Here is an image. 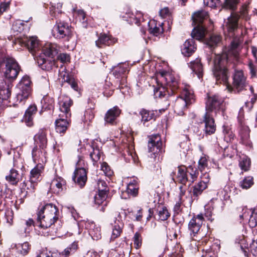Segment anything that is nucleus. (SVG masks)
Wrapping results in <instances>:
<instances>
[{
    "mask_svg": "<svg viewBox=\"0 0 257 257\" xmlns=\"http://www.w3.org/2000/svg\"><path fill=\"white\" fill-rule=\"evenodd\" d=\"M241 36L235 37L232 41L227 52L221 54H214L213 73L216 79V83H222L230 91L231 87L228 84L229 77L228 69L231 66L234 67L235 63L232 64L231 60L237 61L238 59L240 44L242 42Z\"/></svg>",
    "mask_w": 257,
    "mask_h": 257,
    "instance_id": "f257e3e1",
    "label": "nucleus"
},
{
    "mask_svg": "<svg viewBox=\"0 0 257 257\" xmlns=\"http://www.w3.org/2000/svg\"><path fill=\"white\" fill-rule=\"evenodd\" d=\"M17 44L27 47L42 69L49 70L52 68L54 63L47 60L45 56L53 58L57 54V49L54 45L48 44L42 47L37 38L35 37H17L15 40V44Z\"/></svg>",
    "mask_w": 257,
    "mask_h": 257,
    "instance_id": "f03ea898",
    "label": "nucleus"
},
{
    "mask_svg": "<svg viewBox=\"0 0 257 257\" xmlns=\"http://www.w3.org/2000/svg\"><path fill=\"white\" fill-rule=\"evenodd\" d=\"M58 210L56 206L52 203L47 204L43 206L37 213V223L44 230L42 231L44 235H53L56 231L51 230V226L58 218Z\"/></svg>",
    "mask_w": 257,
    "mask_h": 257,
    "instance_id": "7ed1b4c3",
    "label": "nucleus"
},
{
    "mask_svg": "<svg viewBox=\"0 0 257 257\" xmlns=\"http://www.w3.org/2000/svg\"><path fill=\"white\" fill-rule=\"evenodd\" d=\"M198 175V173L196 169L190 166L188 168L184 166H180L178 167V173L176 177L177 182L181 185L179 186L180 190V198L184 196L187 190L186 184L187 182L191 183L196 180Z\"/></svg>",
    "mask_w": 257,
    "mask_h": 257,
    "instance_id": "20e7f679",
    "label": "nucleus"
},
{
    "mask_svg": "<svg viewBox=\"0 0 257 257\" xmlns=\"http://www.w3.org/2000/svg\"><path fill=\"white\" fill-rule=\"evenodd\" d=\"M193 24L194 28L191 33L192 37L198 40H202L206 34V29L202 23L208 18V13L204 11H199L192 15Z\"/></svg>",
    "mask_w": 257,
    "mask_h": 257,
    "instance_id": "39448f33",
    "label": "nucleus"
},
{
    "mask_svg": "<svg viewBox=\"0 0 257 257\" xmlns=\"http://www.w3.org/2000/svg\"><path fill=\"white\" fill-rule=\"evenodd\" d=\"M205 104V113L213 114L214 117L221 115L225 119L224 101L221 97L218 95L208 96Z\"/></svg>",
    "mask_w": 257,
    "mask_h": 257,
    "instance_id": "423d86ee",
    "label": "nucleus"
},
{
    "mask_svg": "<svg viewBox=\"0 0 257 257\" xmlns=\"http://www.w3.org/2000/svg\"><path fill=\"white\" fill-rule=\"evenodd\" d=\"M1 67L5 66L4 75L10 80H15L20 71V66L13 57H6L0 63Z\"/></svg>",
    "mask_w": 257,
    "mask_h": 257,
    "instance_id": "0eeeda50",
    "label": "nucleus"
},
{
    "mask_svg": "<svg viewBox=\"0 0 257 257\" xmlns=\"http://www.w3.org/2000/svg\"><path fill=\"white\" fill-rule=\"evenodd\" d=\"M194 100L193 93L186 89H184L182 96L176 100L174 105L175 112L178 115H183L187 105L192 103Z\"/></svg>",
    "mask_w": 257,
    "mask_h": 257,
    "instance_id": "6e6552de",
    "label": "nucleus"
},
{
    "mask_svg": "<svg viewBox=\"0 0 257 257\" xmlns=\"http://www.w3.org/2000/svg\"><path fill=\"white\" fill-rule=\"evenodd\" d=\"M58 104L60 112L58 116L70 118L71 116L70 107L73 104L72 100L68 96L62 95L59 98Z\"/></svg>",
    "mask_w": 257,
    "mask_h": 257,
    "instance_id": "1a4fd4ad",
    "label": "nucleus"
},
{
    "mask_svg": "<svg viewBox=\"0 0 257 257\" xmlns=\"http://www.w3.org/2000/svg\"><path fill=\"white\" fill-rule=\"evenodd\" d=\"M52 34L54 37L58 39L66 38L68 40L71 34V28L67 23L60 22L54 27Z\"/></svg>",
    "mask_w": 257,
    "mask_h": 257,
    "instance_id": "9d476101",
    "label": "nucleus"
},
{
    "mask_svg": "<svg viewBox=\"0 0 257 257\" xmlns=\"http://www.w3.org/2000/svg\"><path fill=\"white\" fill-rule=\"evenodd\" d=\"M122 19L129 24H135L137 26L142 25L144 22V19L143 15L141 12L136 11L134 13L131 11H127L125 13L121 15Z\"/></svg>",
    "mask_w": 257,
    "mask_h": 257,
    "instance_id": "9b49d317",
    "label": "nucleus"
},
{
    "mask_svg": "<svg viewBox=\"0 0 257 257\" xmlns=\"http://www.w3.org/2000/svg\"><path fill=\"white\" fill-rule=\"evenodd\" d=\"M81 225H84L86 229L88 230L89 235L93 240H98L101 238L100 227L95 224L93 221L87 220L86 221L80 222Z\"/></svg>",
    "mask_w": 257,
    "mask_h": 257,
    "instance_id": "f8f14e48",
    "label": "nucleus"
},
{
    "mask_svg": "<svg viewBox=\"0 0 257 257\" xmlns=\"http://www.w3.org/2000/svg\"><path fill=\"white\" fill-rule=\"evenodd\" d=\"M11 84L7 83L4 79H0V106L8 105V100L11 94Z\"/></svg>",
    "mask_w": 257,
    "mask_h": 257,
    "instance_id": "ddd939ff",
    "label": "nucleus"
},
{
    "mask_svg": "<svg viewBox=\"0 0 257 257\" xmlns=\"http://www.w3.org/2000/svg\"><path fill=\"white\" fill-rule=\"evenodd\" d=\"M233 85L238 92L246 86V77L241 70L235 69L233 76Z\"/></svg>",
    "mask_w": 257,
    "mask_h": 257,
    "instance_id": "4468645a",
    "label": "nucleus"
},
{
    "mask_svg": "<svg viewBox=\"0 0 257 257\" xmlns=\"http://www.w3.org/2000/svg\"><path fill=\"white\" fill-rule=\"evenodd\" d=\"M162 82L165 81L167 87H169L172 91H174L178 88V82L173 77L172 75L166 71L160 72L157 77Z\"/></svg>",
    "mask_w": 257,
    "mask_h": 257,
    "instance_id": "2eb2a0df",
    "label": "nucleus"
},
{
    "mask_svg": "<svg viewBox=\"0 0 257 257\" xmlns=\"http://www.w3.org/2000/svg\"><path fill=\"white\" fill-rule=\"evenodd\" d=\"M154 95L155 98H164L165 99V108L160 109V111L163 110V111L167 108L170 105L169 100L168 99L169 97V93L168 88L163 86L162 84L158 83L157 86L154 88Z\"/></svg>",
    "mask_w": 257,
    "mask_h": 257,
    "instance_id": "dca6fc26",
    "label": "nucleus"
},
{
    "mask_svg": "<svg viewBox=\"0 0 257 257\" xmlns=\"http://www.w3.org/2000/svg\"><path fill=\"white\" fill-rule=\"evenodd\" d=\"M148 149L150 152L154 155L162 150V142L159 135H152L150 138L148 143Z\"/></svg>",
    "mask_w": 257,
    "mask_h": 257,
    "instance_id": "f3484780",
    "label": "nucleus"
},
{
    "mask_svg": "<svg viewBox=\"0 0 257 257\" xmlns=\"http://www.w3.org/2000/svg\"><path fill=\"white\" fill-rule=\"evenodd\" d=\"M213 114L205 113L203 116V122L204 123V131L206 135H210L214 134L216 131Z\"/></svg>",
    "mask_w": 257,
    "mask_h": 257,
    "instance_id": "a211bd4d",
    "label": "nucleus"
},
{
    "mask_svg": "<svg viewBox=\"0 0 257 257\" xmlns=\"http://www.w3.org/2000/svg\"><path fill=\"white\" fill-rule=\"evenodd\" d=\"M46 149H42L38 146H35L32 151V156L35 163L43 165L46 162Z\"/></svg>",
    "mask_w": 257,
    "mask_h": 257,
    "instance_id": "6ab92c4d",
    "label": "nucleus"
},
{
    "mask_svg": "<svg viewBox=\"0 0 257 257\" xmlns=\"http://www.w3.org/2000/svg\"><path fill=\"white\" fill-rule=\"evenodd\" d=\"M72 179L80 187H83L85 185L87 179L85 169L83 168L76 169L74 172Z\"/></svg>",
    "mask_w": 257,
    "mask_h": 257,
    "instance_id": "aec40b11",
    "label": "nucleus"
},
{
    "mask_svg": "<svg viewBox=\"0 0 257 257\" xmlns=\"http://www.w3.org/2000/svg\"><path fill=\"white\" fill-rule=\"evenodd\" d=\"M65 185L66 181L63 178L56 176L52 180L50 188L54 193L59 194L63 191Z\"/></svg>",
    "mask_w": 257,
    "mask_h": 257,
    "instance_id": "412c9836",
    "label": "nucleus"
},
{
    "mask_svg": "<svg viewBox=\"0 0 257 257\" xmlns=\"http://www.w3.org/2000/svg\"><path fill=\"white\" fill-rule=\"evenodd\" d=\"M121 112L120 109L117 106H114L107 110L104 116L105 123L113 124L119 116Z\"/></svg>",
    "mask_w": 257,
    "mask_h": 257,
    "instance_id": "4be33fe9",
    "label": "nucleus"
},
{
    "mask_svg": "<svg viewBox=\"0 0 257 257\" xmlns=\"http://www.w3.org/2000/svg\"><path fill=\"white\" fill-rule=\"evenodd\" d=\"M46 132L44 130H40L34 136L35 145L42 149H46L47 139Z\"/></svg>",
    "mask_w": 257,
    "mask_h": 257,
    "instance_id": "5701e85b",
    "label": "nucleus"
},
{
    "mask_svg": "<svg viewBox=\"0 0 257 257\" xmlns=\"http://www.w3.org/2000/svg\"><path fill=\"white\" fill-rule=\"evenodd\" d=\"M196 47L193 39L187 40L183 44L182 48V54L186 57L191 56L196 50Z\"/></svg>",
    "mask_w": 257,
    "mask_h": 257,
    "instance_id": "b1692460",
    "label": "nucleus"
},
{
    "mask_svg": "<svg viewBox=\"0 0 257 257\" xmlns=\"http://www.w3.org/2000/svg\"><path fill=\"white\" fill-rule=\"evenodd\" d=\"M70 122V118L59 117L55 122L56 132L60 134L65 133L69 125Z\"/></svg>",
    "mask_w": 257,
    "mask_h": 257,
    "instance_id": "393cba45",
    "label": "nucleus"
},
{
    "mask_svg": "<svg viewBox=\"0 0 257 257\" xmlns=\"http://www.w3.org/2000/svg\"><path fill=\"white\" fill-rule=\"evenodd\" d=\"M37 111V107L35 104L30 105L26 110L23 120L28 126L33 125L34 115Z\"/></svg>",
    "mask_w": 257,
    "mask_h": 257,
    "instance_id": "a878e982",
    "label": "nucleus"
},
{
    "mask_svg": "<svg viewBox=\"0 0 257 257\" xmlns=\"http://www.w3.org/2000/svg\"><path fill=\"white\" fill-rule=\"evenodd\" d=\"M146 23L149 27V32L155 36H159L164 31V29L162 27V25H164L163 23H159L157 24L156 21L152 20L149 21Z\"/></svg>",
    "mask_w": 257,
    "mask_h": 257,
    "instance_id": "bb28decb",
    "label": "nucleus"
},
{
    "mask_svg": "<svg viewBox=\"0 0 257 257\" xmlns=\"http://www.w3.org/2000/svg\"><path fill=\"white\" fill-rule=\"evenodd\" d=\"M43 169V165L38 164L30 172V182L31 187L34 188L35 184L39 180Z\"/></svg>",
    "mask_w": 257,
    "mask_h": 257,
    "instance_id": "cd10ccee",
    "label": "nucleus"
},
{
    "mask_svg": "<svg viewBox=\"0 0 257 257\" xmlns=\"http://www.w3.org/2000/svg\"><path fill=\"white\" fill-rule=\"evenodd\" d=\"M239 16L237 14H231L230 17L227 19L226 27L228 32L229 33L230 36H233L231 33L237 28V22Z\"/></svg>",
    "mask_w": 257,
    "mask_h": 257,
    "instance_id": "c85d7f7f",
    "label": "nucleus"
},
{
    "mask_svg": "<svg viewBox=\"0 0 257 257\" xmlns=\"http://www.w3.org/2000/svg\"><path fill=\"white\" fill-rule=\"evenodd\" d=\"M240 248L245 256L248 255V252L250 251L252 254L255 256L257 255V239L253 240L250 244L249 249L246 246L245 240H242L240 242Z\"/></svg>",
    "mask_w": 257,
    "mask_h": 257,
    "instance_id": "c756f323",
    "label": "nucleus"
},
{
    "mask_svg": "<svg viewBox=\"0 0 257 257\" xmlns=\"http://www.w3.org/2000/svg\"><path fill=\"white\" fill-rule=\"evenodd\" d=\"M15 247L17 254L19 256L24 257L29 253L31 249V244L28 242L25 241L15 244Z\"/></svg>",
    "mask_w": 257,
    "mask_h": 257,
    "instance_id": "7c9ffc66",
    "label": "nucleus"
},
{
    "mask_svg": "<svg viewBox=\"0 0 257 257\" xmlns=\"http://www.w3.org/2000/svg\"><path fill=\"white\" fill-rule=\"evenodd\" d=\"M19 92H18L16 98L17 99V103L14 105H18V103L23 105L25 104L26 100L28 99L31 94V88H19Z\"/></svg>",
    "mask_w": 257,
    "mask_h": 257,
    "instance_id": "2f4dec72",
    "label": "nucleus"
},
{
    "mask_svg": "<svg viewBox=\"0 0 257 257\" xmlns=\"http://www.w3.org/2000/svg\"><path fill=\"white\" fill-rule=\"evenodd\" d=\"M114 225L112 228V233L110 237V240L113 241L120 236L123 224L121 220L116 219L114 221Z\"/></svg>",
    "mask_w": 257,
    "mask_h": 257,
    "instance_id": "473e14b6",
    "label": "nucleus"
},
{
    "mask_svg": "<svg viewBox=\"0 0 257 257\" xmlns=\"http://www.w3.org/2000/svg\"><path fill=\"white\" fill-rule=\"evenodd\" d=\"M190 67L192 71L196 74L198 78L200 79L202 77L203 67L200 59L197 58L194 61L191 62L190 63Z\"/></svg>",
    "mask_w": 257,
    "mask_h": 257,
    "instance_id": "72a5a7b5",
    "label": "nucleus"
},
{
    "mask_svg": "<svg viewBox=\"0 0 257 257\" xmlns=\"http://www.w3.org/2000/svg\"><path fill=\"white\" fill-rule=\"evenodd\" d=\"M221 199H212L208 204L205 206L206 214L207 216H211L213 214V210L216 208L217 205L221 204Z\"/></svg>",
    "mask_w": 257,
    "mask_h": 257,
    "instance_id": "f704fd0d",
    "label": "nucleus"
},
{
    "mask_svg": "<svg viewBox=\"0 0 257 257\" xmlns=\"http://www.w3.org/2000/svg\"><path fill=\"white\" fill-rule=\"evenodd\" d=\"M140 114L142 116L141 121L145 124L146 122L155 118V116L158 115L157 110L149 111L146 109H142Z\"/></svg>",
    "mask_w": 257,
    "mask_h": 257,
    "instance_id": "c9c22d12",
    "label": "nucleus"
},
{
    "mask_svg": "<svg viewBox=\"0 0 257 257\" xmlns=\"http://www.w3.org/2000/svg\"><path fill=\"white\" fill-rule=\"evenodd\" d=\"M60 77L62 78L64 82L68 83L75 90L78 89V85L73 78L70 77L66 72L62 71Z\"/></svg>",
    "mask_w": 257,
    "mask_h": 257,
    "instance_id": "e433bc0d",
    "label": "nucleus"
},
{
    "mask_svg": "<svg viewBox=\"0 0 257 257\" xmlns=\"http://www.w3.org/2000/svg\"><path fill=\"white\" fill-rule=\"evenodd\" d=\"M78 248V244L76 241L73 242L72 244H71L69 246L66 248L62 253L59 252L60 254V256L61 255L64 256V257H67L71 255L72 253H74ZM52 252H54V251H51ZM58 252V251H56Z\"/></svg>",
    "mask_w": 257,
    "mask_h": 257,
    "instance_id": "4c0bfd02",
    "label": "nucleus"
},
{
    "mask_svg": "<svg viewBox=\"0 0 257 257\" xmlns=\"http://www.w3.org/2000/svg\"><path fill=\"white\" fill-rule=\"evenodd\" d=\"M24 29V24L21 20H17L13 24L12 27V32L14 36L18 35L22 33Z\"/></svg>",
    "mask_w": 257,
    "mask_h": 257,
    "instance_id": "58836bf2",
    "label": "nucleus"
},
{
    "mask_svg": "<svg viewBox=\"0 0 257 257\" xmlns=\"http://www.w3.org/2000/svg\"><path fill=\"white\" fill-rule=\"evenodd\" d=\"M19 174L15 169H12L10 170L9 175L6 176V180L13 185L17 184L19 180Z\"/></svg>",
    "mask_w": 257,
    "mask_h": 257,
    "instance_id": "ea45409f",
    "label": "nucleus"
},
{
    "mask_svg": "<svg viewBox=\"0 0 257 257\" xmlns=\"http://www.w3.org/2000/svg\"><path fill=\"white\" fill-rule=\"evenodd\" d=\"M111 43V40L109 36L105 34H101L98 39L95 41L97 47L100 48L102 45H109Z\"/></svg>",
    "mask_w": 257,
    "mask_h": 257,
    "instance_id": "a19ab883",
    "label": "nucleus"
},
{
    "mask_svg": "<svg viewBox=\"0 0 257 257\" xmlns=\"http://www.w3.org/2000/svg\"><path fill=\"white\" fill-rule=\"evenodd\" d=\"M201 225V222L196 221V219L192 218L188 224L189 229L192 233L195 234L199 230Z\"/></svg>",
    "mask_w": 257,
    "mask_h": 257,
    "instance_id": "79ce46f5",
    "label": "nucleus"
},
{
    "mask_svg": "<svg viewBox=\"0 0 257 257\" xmlns=\"http://www.w3.org/2000/svg\"><path fill=\"white\" fill-rule=\"evenodd\" d=\"M60 254L57 251H48L46 249H41L37 252L36 257H60Z\"/></svg>",
    "mask_w": 257,
    "mask_h": 257,
    "instance_id": "37998d69",
    "label": "nucleus"
},
{
    "mask_svg": "<svg viewBox=\"0 0 257 257\" xmlns=\"http://www.w3.org/2000/svg\"><path fill=\"white\" fill-rule=\"evenodd\" d=\"M221 38L218 35H212L210 38L206 40V44L209 47L217 46L221 42Z\"/></svg>",
    "mask_w": 257,
    "mask_h": 257,
    "instance_id": "c03bdc74",
    "label": "nucleus"
},
{
    "mask_svg": "<svg viewBox=\"0 0 257 257\" xmlns=\"http://www.w3.org/2000/svg\"><path fill=\"white\" fill-rule=\"evenodd\" d=\"M41 103L43 108L50 109L54 105V101L52 97L46 95L42 99Z\"/></svg>",
    "mask_w": 257,
    "mask_h": 257,
    "instance_id": "a18cd8bd",
    "label": "nucleus"
},
{
    "mask_svg": "<svg viewBox=\"0 0 257 257\" xmlns=\"http://www.w3.org/2000/svg\"><path fill=\"white\" fill-rule=\"evenodd\" d=\"M253 184V178L251 176L245 177L239 183V186L242 188L247 189Z\"/></svg>",
    "mask_w": 257,
    "mask_h": 257,
    "instance_id": "49530a36",
    "label": "nucleus"
},
{
    "mask_svg": "<svg viewBox=\"0 0 257 257\" xmlns=\"http://www.w3.org/2000/svg\"><path fill=\"white\" fill-rule=\"evenodd\" d=\"M107 197V193L105 192L98 191L94 197V201L95 204L100 205L102 204L104 201H105Z\"/></svg>",
    "mask_w": 257,
    "mask_h": 257,
    "instance_id": "de8ad7c7",
    "label": "nucleus"
},
{
    "mask_svg": "<svg viewBox=\"0 0 257 257\" xmlns=\"http://www.w3.org/2000/svg\"><path fill=\"white\" fill-rule=\"evenodd\" d=\"M207 187L205 185L201 184L200 182H198L197 184L195 185L193 187L192 193L194 196L197 197L201 195L203 191Z\"/></svg>",
    "mask_w": 257,
    "mask_h": 257,
    "instance_id": "09e8293b",
    "label": "nucleus"
},
{
    "mask_svg": "<svg viewBox=\"0 0 257 257\" xmlns=\"http://www.w3.org/2000/svg\"><path fill=\"white\" fill-rule=\"evenodd\" d=\"M73 13L74 17H75L77 20L84 24L86 22L85 14L83 11L73 9Z\"/></svg>",
    "mask_w": 257,
    "mask_h": 257,
    "instance_id": "8fccbe9b",
    "label": "nucleus"
},
{
    "mask_svg": "<svg viewBox=\"0 0 257 257\" xmlns=\"http://www.w3.org/2000/svg\"><path fill=\"white\" fill-rule=\"evenodd\" d=\"M92 151L90 152V157L93 162V164L94 163L98 161L101 157V152L98 148H94L92 147Z\"/></svg>",
    "mask_w": 257,
    "mask_h": 257,
    "instance_id": "3c124183",
    "label": "nucleus"
},
{
    "mask_svg": "<svg viewBox=\"0 0 257 257\" xmlns=\"http://www.w3.org/2000/svg\"><path fill=\"white\" fill-rule=\"evenodd\" d=\"M31 83L30 78L28 76H25L22 78L18 87L19 88H31Z\"/></svg>",
    "mask_w": 257,
    "mask_h": 257,
    "instance_id": "603ef678",
    "label": "nucleus"
},
{
    "mask_svg": "<svg viewBox=\"0 0 257 257\" xmlns=\"http://www.w3.org/2000/svg\"><path fill=\"white\" fill-rule=\"evenodd\" d=\"M250 160L247 157L241 158L239 161V165L242 170L247 171L250 167Z\"/></svg>",
    "mask_w": 257,
    "mask_h": 257,
    "instance_id": "864d4df0",
    "label": "nucleus"
},
{
    "mask_svg": "<svg viewBox=\"0 0 257 257\" xmlns=\"http://www.w3.org/2000/svg\"><path fill=\"white\" fill-rule=\"evenodd\" d=\"M250 211L251 213L249 217L248 224L250 227L253 228L257 226V211L250 210Z\"/></svg>",
    "mask_w": 257,
    "mask_h": 257,
    "instance_id": "5fc2aeb1",
    "label": "nucleus"
},
{
    "mask_svg": "<svg viewBox=\"0 0 257 257\" xmlns=\"http://www.w3.org/2000/svg\"><path fill=\"white\" fill-rule=\"evenodd\" d=\"M138 185H133V184L128 183L127 186L126 191L128 195L135 197L138 194Z\"/></svg>",
    "mask_w": 257,
    "mask_h": 257,
    "instance_id": "6e6d98bb",
    "label": "nucleus"
},
{
    "mask_svg": "<svg viewBox=\"0 0 257 257\" xmlns=\"http://www.w3.org/2000/svg\"><path fill=\"white\" fill-rule=\"evenodd\" d=\"M62 4L60 3H58L57 4V7L52 6V7L50 8V14L51 15L57 18L58 15L62 13L61 11V8H62Z\"/></svg>",
    "mask_w": 257,
    "mask_h": 257,
    "instance_id": "4d7b16f0",
    "label": "nucleus"
},
{
    "mask_svg": "<svg viewBox=\"0 0 257 257\" xmlns=\"http://www.w3.org/2000/svg\"><path fill=\"white\" fill-rule=\"evenodd\" d=\"M208 166V159L206 156H202L198 161V169L203 171Z\"/></svg>",
    "mask_w": 257,
    "mask_h": 257,
    "instance_id": "13d9d810",
    "label": "nucleus"
},
{
    "mask_svg": "<svg viewBox=\"0 0 257 257\" xmlns=\"http://www.w3.org/2000/svg\"><path fill=\"white\" fill-rule=\"evenodd\" d=\"M223 132L224 135V139L226 141H230L233 138L234 134L228 126L223 125Z\"/></svg>",
    "mask_w": 257,
    "mask_h": 257,
    "instance_id": "bf43d9fd",
    "label": "nucleus"
},
{
    "mask_svg": "<svg viewBox=\"0 0 257 257\" xmlns=\"http://www.w3.org/2000/svg\"><path fill=\"white\" fill-rule=\"evenodd\" d=\"M159 219L162 221L167 220L170 216L167 209L166 207H162L158 212Z\"/></svg>",
    "mask_w": 257,
    "mask_h": 257,
    "instance_id": "052dcab7",
    "label": "nucleus"
},
{
    "mask_svg": "<svg viewBox=\"0 0 257 257\" xmlns=\"http://www.w3.org/2000/svg\"><path fill=\"white\" fill-rule=\"evenodd\" d=\"M239 134L243 140H247L249 138V130L246 126H242L239 131Z\"/></svg>",
    "mask_w": 257,
    "mask_h": 257,
    "instance_id": "680f3d73",
    "label": "nucleus"
},
{
    "mask_svg": "<svg viewBox=\"0 0 257 257\" xmlns=\"http://www.w3.org/2000/svg\"><path fill=\"white\" fill-rule=\"evenodd\" d=\"M240 0H225L224 7L226 9L234 10Z\"/></svg>",
    "mask_w": 257,
    "mask_h": 257,
    "instance_id": "e2e57ef3",
    "label": "nucleus"
},
{
    "mask_svg": "<svg viewBox=\"0 0 257 257\" xmlns=\"http://www.w3.org/2000/svg\"><path fill=\"white\" fill-rule=\"evenodd\" d=\"M14 167L20 169H22L24 166L23 159L19 156H15L14 157Z\"/></svg>",
    "mask_w": 257,
    "mask_h": 257,
    "instance_id": "0e129e2a",
    "label": "nucleus"
},
{
    "mask_svg": "<svg viewBox=\"0 0 257 257\" xmlns=\"http://www.w3.org/2000/svg\"><path fill=\"white\" fill-rule=\"evenodd\" d=\"M98 191L105 192L106 193L108 191L107 184L104 180H98L97 183Z\"/></svg>",
    "mask_w": 257,
    "mask_h": 257,
    "instance_id": "69168bd1",
    "label": "nucleus"
},
{
    "mask_svg": "<svg viewBox=\"0 0 257 257\" xmlns=\"http://www.w3.org/2000/svg\"><path fill=\"white\" fill-rule=\"evenodd\" d=\"M22 223H24L25 225L27 226V228H24V233L26 234L29 233L32 228V226L34 225V222L33 220L31 218H29L28 220Z\"/></svg>",
    "mask_w": 257,
    "mask_h": 257,
    "instance_id": "338daca9",
    "label": "nucleus"
},
{
    "mask_svg": "<svg viewBox=\"0 0 257 257\" xmlns=\"http://www.w3.org/2000/svg\"><path fill=\"white\" fill-rule=\"evenodd\" d=\"M101 169L104 172L106 176H111L112 175V171L110 167L105 162H103L101 165Z\"/></svg>",
    "mask_w": 257,
    "mask_h": 257,
    "instance_id": "774afa93",
    "label": "nucleus"
}]
</instances>
